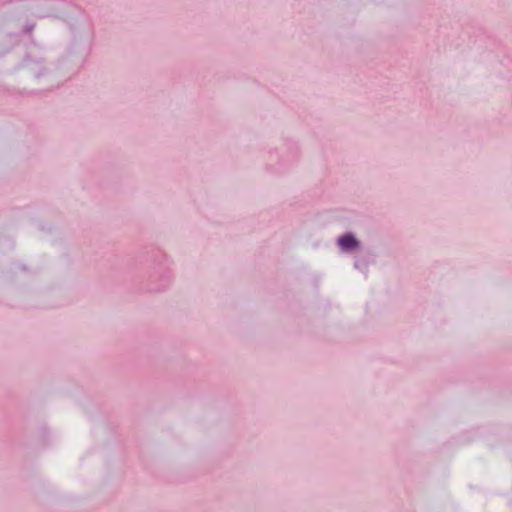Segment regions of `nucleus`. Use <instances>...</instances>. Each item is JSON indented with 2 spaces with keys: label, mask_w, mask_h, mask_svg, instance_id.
I'll use <instances>...</instances> for the list:
<instances>
[{
  "label": "nucleus",
  "mask_w": 512,
  "mask_h": 512,
  "mask_svg": "<svg viewBox=\"0 0 512 512\" xmlns=\"http://www.w3.org/2000/svg\"><path fill=\"white\" fill-rule=\"evenodd\" d=\"M24 67L39 81L42 90H48L56 85V74L43 65L42 61L28 56L24 60Z\"/></svg>",
  "instance_id": "nucleus-1"
},
{
  "label": "nucleus",
  "mask_w": 512,
  "mask_h": 512,
  "mask_svg": "<svg viewBox=\"0 0 512 512\" xmlns=\"http://www.w3.org/2000/svg\"><path fill=\"white\" fill-rule=\"evenodd\" d=\"M337 244L340 247L341 251L349 253L359 248L360 241L355 237L353 233L348 232L341 235L337 239Z\"/></svg>",
  "instance_id": "nucleus-2"
},
{
  "label": "nucleus",
  "mask_w": 512,
  "mask_h": 512,
  "mask_svg": "<svg viewBox=\"0 0 512 512\" xmlns=\"http://www.w3.org/2000/svg\"><path fill=\"white\" fill-rule=\"evenodd\" d=\"M33 28H34V25H27V26H25L24 31L30 32Z\"/></svg>",
  "instance_id": "nucleus-3"
},
{
  "label": "nucleus",
  "mask_w": 512,
  "mask_h": 512,
  "mask_svg": "<svg viewBox=\"0 0 512 512\" xmlns=\"http://www.w3.org/2000/svg\"><path fill=\"white\" fill-rule=\"evenodd\" d=\"M47 15H48L47 13H40V12L38 13V16H40V17H44V16H47Z\"/></svg>",
  "instance_id": "nucleus-4"
},
{
  "label": "nucleus",
  "mask_w": 512,
  "mask_h": 512,
  "mask_svg": "<svg viewBox=\"0 0 512 512\" xmlns=\"http://www.w3.org/2000/svg\"><path fill=\"white\" fill-rule=\"evenodd\" d=\"M354 265H355L356 268H359V263L358 262H355Z\"/></svg>",
  "instance_id": "nucleus-5"
}]
</instances>
